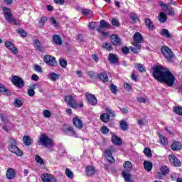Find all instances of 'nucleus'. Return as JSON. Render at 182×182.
Instances as JSON below:
<instances>
[{
    "label": "nucleus",
    "instance_id": "9b49d317",
    "mask_svg": "<svg viewBox=\"0 0 182 182\" xmlns=\"http://www.w3.org/2000/svg\"><path fill=\"white\" fill-rule=\"evenodd\" d=\"M63 131L67 136H76V131L73 129V127L69 125H63Z\"/></svg>",
    "mask_w": 182,
    "mask_h": 182
},
{
    "label": "nucleus",
    "instance_id": "f704fd0d",
    "mask_svg": "<svg viewBox=\"0 0 182 182\" xmlns=\"http://www.w3.org/2000/svg\"><path fill=\"white\" fill-rule=\"evenodd\" d=\"M53 41L56 45H62V43H63L62 41V38H60V36H59V35H54L53 36Z\"/></svg>",
    "mask_w": 182,
    "mask_h": 182
},
{
    "label": "nucleus",
    "instance_id": "7c9ffc66",
    "mask_svg": "<svg viewBox=\"0 0 182 182\" xmlns=\"http://www.w3.org/2000/svg\"><path fill=\"white\" fill-rule=\"evenodd\" d=\"M82 15H85V16H86L87 18H90L92 16H93V11H92L90 9H84L82 11Z\"/></svg>",
    "mask_w": 182,
    "mask_h": 182
},
{
    "label": "nucleus",
    "instance_id": "e2e57ef3",
    "mask_svg": "<svg viewBox=\"0 0 182 182\" xmlns=\"http://www.w3.org/2000/svg\"><path fill=\"white\" fill-rule=\"evenodd\" d=\"M97 23H96V22H91V23H89L88 28H89L90 29H92V31H93V30L95 29V28H96V24H97Z\"/></svg>",
    "mask_w": 182,
    "mask_h": 182
},
{
    "label": "nucleus",
    "instance_id": "864d4df0",
    "mask_svg": "<svg viewBox=\"0 0 182 182\" xmlns=\"http://www.w3.org/2000/svg\"><path fill=\"white\" fill-rule=\"evenodd\" d=\"M18 33L22 36V38H26L28 36V33L23 29H18L17 30Z\"/></svg>",
    "mask_w": 182,
    "mask_h": 182
},
{
    "label": "nucleus",
    "instance_id": "4be33fe9",
    "mask_svg": "<svg viewBox=\"0 0 182 182\" xmlns=\"http://www.w3.org/2000/svg\"><path fill=\"white\" fill-rule=\"evenodd\" d=\"M145 24L149 31H154L156 29V26L153 25V21L150 18L145 19Z\"/></svg>",
    "mask_w": 182,
    "mask_h": 182
},
{
    "label": "nucleus",
    "instance_id": "4d7b16f0",
    "mask_svg": "<svg viewBox=\"0 0 182 182\" xmlns=\"http://www.w3.org/2000/svg\"><path fill=\"white\" fill-rule=\"evenodd\" d=\"M59 63L60 66H62V68H65L66 66H68V61H66V60L60 59Z\"/></svg>",
    "mask_w": 182,
    "mask_h": 182
},
{
    "label": "nucleus",
    "instance_id": "3c124183",
    "mask_svg": "<svg viewBox=\"0 0 182 182\" xmlns=\"http://www.w3.org/2000/svg\"><path fill=\"white\" fill-rule=\"evenodd\" d=\"M109 89H110L112 93H113L114 95H116V93H117V87L116 85H114V84H111L109 85Z\"/></svg>",
    "mask_w": 182,
    "mask_h": 182
},
{
    "label": "nucleus",
    "instance_id": "b1692460",
    "mask_svg": "<svg viewBox=\"0 0 182 182\" xmlns=\"http://www.w3.org/2000/svg\"><path fill=\"white\" fill-rule=\"evenodd\" d=\"M122 177H124L126 182H133L132 181V175L130 174V172L123 171H122Z\"/></svg>",
    "mask_w": 182,
    "mask_h": 182
},
{
    "label": "nucleus",
    "instance_id": "0eeeda50",
    "mask_svg": "<svg viewBox=\"0 0 182 182\" xmlns=\"http://www.w3.org/2000/svg\"><path fill=\"white\" fill-rule=\"evenodd\" d=\"M43 182H58V180L53 175L45 173L41 176Z\"/></svg>",
    "mask_w": 182,
    "mask_h": 182
},
{
    "label": "nucleus",
    "instance_id": "c85d7f7f",
    "mask_svg": "<svg viewBox=\"0 0 182 182\" xmlns=\"http://www.w3.org/2000/svg\"><path fill=\"white\" fill-rule=\"evenodd\" d=\"M171 149L173 150V151L181 150V144L180 142H173L171 145Z\"/></svg>",
    "mask_w": 182,
    "mask_h": 182
},
{
    "label": "nucleus",
    "instance_id": "bf43d9fd",
    "mask_svg": "<svg viewBox=\"0 0 182 182\" xmlns=\"http://www.w3.org/2000/svg\"><path fill=\"white\" fill-rule=\"evenodd\" d=\"M14 106H16V107H21V106H22V101L18 99L15 100Z\"/></svg>",
    "mask_w": 182,
    "mask_h": 182
},
{
    "label": "nucleus",
    "instance_id": "ea45409f",
    "mask_svg": "<svg viewBox=\"0 0 182 182\" xmlns=\"http://www.w3.org/2000/svg\"><path fill=\"white\" fill-rule=\"evenodd\" d=\"M159 140L161 144H163V146H167V144H168V141H167V139L161 134H159Z\"/></svg>",
    "mask_w": 182,
    "mask_h": 182
},
{
    "label": "nucleus",
    "instance_id": "f03ea898",
    "mask_svg": "<svg viewBox=\"0 0 182 182\" xmlns=\"http://www.w3.org/2000/svg\"><path fill=\"white\" fill-rule=\"evenodd\" d=\"M4 16L6 22L9 23H13L14 25H21V21L17 20L14 17L11 11V9L8 7H3Z\"/></svg>",
    "mask_w": 182,
    "mask_h": 182
},
{
    "label": "nucleus",
    "instance_id": "ddd939ff",
    "mask_svg": "<svg viewBox=\"0 0 182 182\" xmlns=\"http://www.w3.org/2000/svg\"><path fill=\"white\" fill-rule=\"evenodd\" d=\"M5 46L6 48H8L12 52V53H14V55H17L18 49L15 48V45L14 44V43L9 41H6L5 42Z\"/></svg>",
    "mask_w": 182,
    "mask_h": 182
},
{
    "label": "nucleus",
    "instance_id": "423d86ee",
    "mask_svg": "<svg viewBox=\"0 0 182 182\" xmlns=\"http://www.w3.org/2000/svg\"><path fill=\"white\" fill-rule=\"evenodd\" d=\"M9 150L11 153H14V154H16V156H18V157L23 156V152L21 149L16 146V144H10L9 146Z\"/></svg>",
    "mask_w": 182,
    "mask_h": 182
},
{
    "label": "nucleus",
    "instance_id": "7ed1b4c3",
    "mask_svg": "<svg viewBox=\"0 0 182 182\" xmlns=\"http://www.w3.org/2000/svg\"><path fill=\"white\" fill-rule=\"evenodd\" d=\"M161 51L168 62H173V60L174 59V53L168 47H161Z\"/></svg>",
    "mask_w": 182,
    "mask_h": 182
},
{
    "label": "nucleus",
    "instance_id": "a211bd4d",
    "mask_svg": "<svg viewBox=\"0 0 182 182\" xmlns=\"http://www.w3.org/2000/svg\"><path fill=\"white\" fill-rule=\"evenodd\" d=\"M133 46L129 47V49L134 53H139L141 49V44L137 43H132Z\"/></svg>",
    "mask_w": 182,
    "mask_h": 182
},
{
    "label": "nucleus",
    "instance_id": "39448f33",
    "mask_svg": "<svg viewBox=\"0 0 182 182\" xmlns=\"http://www.w3.org/2000/svg\"><path fill=\"white\" fill-rule=\"evenodd\" d=\"M65 102L70 107H72V109H77V102H76V100H75L72 95L65 96Z\"/></svg>",
    "mask_w": 182,
    "mask_h": 182
},
{
    "label": "nucleus",
    "instance_id": "4c0bfd02",
    "mask_svg": "<svg viewBox=\"0 0 182 182\" xmlns=\"http://www.w3.org/2000/svg\"><path fill=\"white\" fill-rule=\"evenodd\" d=\"M34 43V48H36V49H38V50H40V52H42V50H43V47H42V45H41V41H39V40L35 39Z\"/></svg>",
    "mask_w": 182,
    "mask_h": 182
},
{
    "label": "nucleus",
    "instance_id": "09e8293b",
    "mask_svg": "<svg viewBox=\"0 0 182 182\" xmlns=\"http://www.w3.org/2000/svg\"><path fill=\"white\" fill-rule=\"evenodd\" d=\"M144 153L147 157H151L153 156L151 154V149H150V148H145L144 150Z\"/></svg>",
    "mask_w": 182,
    "mask_h": 182
},
{
    "label": "nucleus",
    "instance_id": "a19ab883",
    "mask_svg": "<svg viewBox=\"0 0 182 182\" xmlns=\"http://www.w3.org/2000/svg\"><path fill=\"white\" fill-rule=\"evenodd\" d=\"M134 67L138 69L139 72H141V73L146 72V69L144 68V66H143L142 64L136 63L134 65Z\"/></svg>",
    "mask_w": 182,
    "mask_h": 182
},
{
    "label": "nucleus",
    "instance_id": "2f4dec72",
    "mask_svg": "<svg viewBox=\"0 0 182 182\" xmlns=\"http://www.w3.org/2000/svg\"><path fill=\"white\" fill-rule=\"evenodd\" d=\"M100 119L103 122V123H107V122L110 120V115L107 113H103L100 115Z\"/></svg>",
    "mask_w": 182,
    "mask_h": 182
},
{
    "label": "nucleus",
    "instance_id": "9d476101",
    "mask_svg": "<svg viewBox=\"0 0 182 182\" xmlns=\"http://www.w3.org/2000/svg\"><path fill=\"white\" fill-rule=\"evenodd\" d=\"M168 173H170L168 167L166 165H163L160 168V172L158 173L157 177L159 180H161L163 176H166V174H168Z\"/></svg>",
    "mask_w": 182,
    "mask_h": 182
},
{
    "label": "nucleus",
    "instance_id": "20e7f679",
    "mask_svg": "<svg viewBox=\"0 0 182 182\" xmlns=\"http://www.w3.org/2000/svg\"><path fill=\"white\" fill-rule=\"evenodd\" d=\"M39 142L41 146H44L45 147H52V146H53V141L52 139L48 137L45 134H41L39 137Z\"/></svg>",
    "mask_w": 182,
    "mask_h": 182
},
{
    "label": "nucleus",
    "instance_id": "c756f323",
    "mask_svg": "<svg viewBox=\"0 0 182 182\" xmlns=\"http://www.w3.org/2000/svg\"><path fill=\"white\" fill-rule=\"evenodd\" d=\"M159 21L161 23H165V22H167V15L164 12L159 13Z\"/></svg>",
    "mask_w": 182,
    "mask_h": 182
},
{
    "label": "nucleus",
    "instance_id": "680f3d73",
    "mask_svg": "<svg viewBox=\"0 0 182 182\" xmlns=\"http://www.w3.org/2000/svg\"><path fill=\"white\" fill-rule=\"evenodd\" d=\"M87 75L89 77H90L92 79H93V77H96V76H97V74H96V73H95V71H87Z\"/></svg>",
    "mask_w": 182,
    "mask_h": 182
},
{
    "label": "nucleus",
    "instance_id": "1a4fd4ad",
    "mask_svg": "<svg viewBox=\"0 0 182 182\" xmlns=\"http://www.w3.org/2000/svg\"><path fill=\"white\" fill-rule=\"evenodd\" d=\"M85 97L91 106H96L97 105V99L95 97L94 95H92L89 92L85 93Z\"/></svg>",
    "mask_w": 182,
    "mask_h": 182
},
{
    "label": "nucleus",
    "instance_id": "f3484780",
    "mask_svg": "<svg viewBox=\"0 0 182 182\" xmlns=\"http://www.w3.org/2000/svg\"><path fill=\"white\" fill-rule=\"evenodd\" d=\"M134 41L133 43H139L141 45V43H143L144 39L140 33L136 32L134 35Z\"/></svg>",
    "mask_w": 182,
    "mask_h": 182
},
{
    "label": "nucleus",
    "instance_id": "6ab92c4d",
    "mask_svg": "<svg viewBox=\"0 0 182 182\" xmlns=\"http://www.w3.org/2000/svg\"><path fill=\"white\" fill-rule=\"evenodd\" d=\"M105 156L109 163H114V158H113V155L112 154V151H110V149H107L105 151Z\"/></svg>",
    "mask_w": 182,
    "mask_h": 182
},
{
    "label": "nucleus",
    "instance_id": "aec40b11",
    "mask_svg": "<svg viewBox=\"0 0 182 182\" xmlns=\"http://www.w3.org/2000/svg\"><path fill=\"white\" fill-rule=\"evenodd\" d=\"M108 60L110 63H117L119 61V57L114 53H109L108 55Z\"/></svg>",
    "mask_w": 182,
    "mask_h": 182
},
{
    "label": "nucleus",
    "instance_id": "338daca9",
    "mask_svg": "<svg viewBox=\"0 0 182 182\" xmlns=\"http://www.w3.org/2000/svg\"><path fill=\"white\" fill-rule=\"evenodd\" d=\"M122 50L125 55H129V53H130V50L127 47H123Z\"/></svg>",
    "mask_w": 182,
    "mask_h": 182
},
{
    "label": "nucleus",
    "instance_id": "72a5a7b5",
    "mask_svg": "<svg viewBox=\"0 0 182 182\" xmlns=\"http://www.w3.org/2000/svg\"><path fill=\"white\" fill-rule=\"evenodd\" d=\"M102 48L110 52V50H113V46H112V43L106 42L102 45Z\"/></svg>",
    "mask_w": 182,
    "mask_h": 182
},
{
    "label": "nucleus",
    "instance_id": "dca6fc26",
    "mask_svg": "<svg viewBox=\"0 0 182 182\" xmlns=\"http://www.w3.org/2000/svg\"><path fill=\"white\" fill-rule=\"evenodd\" d=\"M169 161L171 164H173L175 167H180L181 166V162L174 155H169Z\"/></svg>",
    "mask_w": 182,
    "mask_h": 182
},
{
    "label": "nucleus",
    "instance_id": "13d9d810",
    "mask_svg": "<svg viewBox=\"0 0 182 182\" xmlns=\"http://www.w3.org/2000/svg\"><path fill=\"white\" fill-rule=\"evenodd\" d=\"M109 132V128H107V126H104L101 128V132L102 134H107Z\"/></svg>",
    "mask_w": 182,
    "mask_h": 182
},
{
    "label": "nucleus",
    "instance_id": "cd10ccee",
    "mask_svg": "<svg viewBox=\"0 0 182 182\" xmlns=\"http://www.w3.org/2000/svg\"><path fill=\"white\" fill-rule=\"evenodd\" d=\"M35 89H36V84H33L31 86H29V89L27 91L28 96L31 97L35 96Z\"/></svg>",
    "mask_w": 182,
    "mask_h": 182
},
{
    "label": "nucleus",
    "instance_id": "58836bf2",
    "mask_svg": "<svg viewBox=\"0 0 182 182\" xmlns=\"http://www.w3.org/2000/svg\"><path fill=\"white\" fill-rule=\"evenodd\" d=\"M161 35L167 38H171V34H170V32L168 31V30L166 28L162 29V31H161Z\"/></svg>",
    "mask_w": 182,
    "mask_h": 182
},
{
    "label": "nucleus",
    "instance_id": "0e129e2a",
    "mask_svg": "<svg viewBox=\"0 0 182 182\" xmlns=\"http://www.w3.org/2000/svg\"><path fill=\"white\" fill-rule=\"evenodd\" d=\"M50 22H51V24L53 25V26H58V22L56 21V19H55V17H51L50 18Z\"/></svg>",
    "mask_w": 182,
    "mask_h": 182
},
{
    "label": "nucleus",
    "instance_id": "49530a36",
    "mask_svg": "<svg viewBox=\"0 0 182 182\" xmlns=\"http://www.w3.org/2000/svg\"><path fill=\"white\" fill-rule=\"evenodd\" d=\"M65 174L68 178H73V172H72V171L68 168L65 169Z\"/></svg>",
    "mask_w": 182,
    "mask_h": 182
},
{
    "label": "nucleus",
    "instance_id": "4468645a",
    "mask_svg": "<svg viewBox=\"0 0 182 182\" xmlns=\"http://www.w3.org/2000/svg\"><path fill=\"white\" fill-rule=\"evenodd\" d=\"M73 122L74 126H75L77 129H83V122H82V119H80V117H75L73 119Z\"/></svg>",
    "mask_w": 182,
    "mask_h": 182
},
{
    "label": "nucleus",
    "instance_id": "a878e982",
    "mask_svg": "<svg viewBox=\"0 0 182 182\" xmlns=\"http://www.w3.org/2000/svg\"><path fill=\"white\" fill-rule=\"evenodd\" d=\"M85 171L87 176H94L96 173V169L92 166H87Z\"/></svg>",
    "mask_w": 182,
    "mask_h": 182
},
{
    "label": "nucleus",
    "instance_id": "37998d69",
    "mask_svg": "<svg viewBox=\"0 0 182 182\" xmlns=\"http://www.w3.org/2000/svg\"><path fill=\"white\" fill-rule=\"evenodd\" d=\"M120 127L122 130L126 131L128 129L127 122L124 120H122L120 122Z\"/></svg>",
    "mask_w": 182,
    "mask_h": 182
},
{
    "label": "nucleus",
    "instance_id": "2eb2a0df",
    "mask_svg": "<svg viewBox=\"0 0 182 182\" xmlns=\"http://www.w3.org/2000/svg\"><path fill=\"white\" fill-rule=\"evenodd\" d=\"M111 42L114 46H120V45H122L120 38H119V36L116 34L111 36Z\"/></svg>",
    "mask_w": 182,
    "mask_h": 182
},
{
    "label": "nucleus",
    "instance_id": "bb28decb",
    "mask_svg": "<svg viewBox=\"0 0 182 182\" xmlns=\"http://www.w3.org/2000/svg\"><path fill=\"white\" fill-rule=\"evenodd\" d=\"M111 140H112L113 144H115L116 146H120L122 144V139L116 135H113L112 136Z\"/></svg>",
    "mask_w": 182,
    "mask_h": 182
},
{
    "label": "nucleus",
    "instance_id": "8fccbe9b",
    "mask_svg": "<svg viewBox=\"0 0 182 182\" xmlns=\"http://www.w3.org/2000/svg\"><path fill=\"white\" fill-rule=\"evenodd\" d=\"M43 115L44 116V117H46V119H49L50 117V116H52V112H50V111L48 110V109H45L43 112Z\"/></svg>",
    "mask_w": 182,
    "mask_h": 182
},
{
    "label": "nucleus",
    "instance_id": "412c9836",
    "mask_svg": "<svg viewBox=\"0 0 182 182\" xmlns=\"http://www.w3.org/2000/svg\"><path fill=\"white\" fill-rule=\"evenodd\" d=\"M124 171L130 173V171H132V168H133V164H132V162L127 161L124 163Z\"/></svg>",
    "mask_w": 182,
    "mask_h": 182
},
{
    "label": "nucleus",
    "instance_id": "774afa93",
    "mask_svg": "<svg viewBox=\"0 0 182 182\" xmlns=\"http://www.w3.org/2000/svg\"><path fill=\"white\" fill-rule=\"evenodd\" d=\"M112 23L114 26H119L120 23H119V21L116 18H112Z\"/></svg>",
    "mask_w": 182,
    "mask_h": 182
},
{
    "label": "nucleus",
    "instance_id": "473e14b6",
    "mask_svg": "<svg viewBox=\"0 0 182 182\" xmlns=\"http://www.w3.org/2000/svg\"><path fill=\"white\" fill-rule=\"evenodd\" d=\"M98 77L102 82H109V77L105 72L98 74Z\"/></svg>",
    "mask_w": 182,
    "mask_h": 182
},
{
    "label": "nucleus",
    "instance_id": "393cba45",
    "mask_svg": "<svg viewBox=\"0 0 182 182\" xmlns=\"http://www.w3.org/2000/svg\"><path fill=\"white\" fill-rule=\"evenodd\" d=\"M6 177L9 180H12L15 178V171L14 168H9L6 172Z\"/></svg>",
    "mask_w": 182,
    "mask_h": 182
},
{
    "label": "nucleus",
    "instance_id": "f257e3e1",
    "mask_svg": "<svg viewBox=\"0 0 182 182\" xmlns=\"http://www.w3.org/2000/svg\"><path fill=\"white\" fill-rule=\"evenodd\" d=\"M152 76L158 82L161 83H166L169 87L174 86L176 82V77L170 72V70L165 68L161 65H155L152 68Z\"/></svg>",
    "mask_w": 182,
    "mask_h": 182
},
{
    "label": "nucleus",
    "instance_id": "de8ad7c7",
    "mask_svg": "<svg viewBox=\"0 0 182 182\" xmlns=\"http://www.w3.org/2000/svg\"><path fill=\"white\" fill-rule=\"evenodd\" d=\"M47 21H48V18H46V16L41 17L39 21L38 26H43V25H45L46 22Z\"/></svg>",
    "mask_w": 182,
    "mask_h": 182
},
{
    "label": "nucleus",
    "instance_id": "79ce46f5",
    "mask_svg": "<svg viewBox=\"0 0 182 182\" xmlns=\"http://www.w3.org/2000/svg\"><path fill=\"white\" fill-rule=\"evenodd\" d=\"M173 112L178 116H182V107H173Z\"/></svg>",
    "mask_w": 182,
    "mask_h": 182
},
{
    "label": "nucleus",
    "instance_id": "e433bc0d",
    "mask_svg": "<svg viewBox=\"0 0 182 182\" xmlns=\"http://www.w3.org/2000/svg\"><path fill=\"white\" fill-rule=\"evenodd\" d=\"M35 160L36 163H38V164H40V167H41V168H43L44 167L43 166H45V163L43 162V159H42V158H41L39 155L36 156Z\"/></svg>",
    "mask_w": 182,
    "mask_h": 182
},
{
    "label": "nucleus",
    "instance_id": "c03bdc74",
    "mask_svg": "<svg viewBox=\"0 0 182 182\" xmlns=\"http://www.w3.org/2000/svg\"><path fill=\"white\" fill-rule=\"evenodd\" d=\"M49 76H50V80H53L54 82L58 80V79H59V75H58L55 73H50Z\"/></svg>",
    "mask_w": 182,
    "mask_h": 182
},
{
    "label": "nucleus",
    "instance_id": "f8f14e48",
    "mask_svg": "<svg viewBox=\"0 0 182 182\" xmlns=\"http://www.w3.org/2000/svg\"><path fill=\"white\" fill-rule=\"evenodd\" d=\"M11 82L17 87H23V80H22V78L18 76H14L11 78Z\"/></svg>",
    "mask_w": 182,
    "mask_h": 182
},
{
    "label": "nucleus",
    "instance_id": "052dcab7",
    "mask_svg": "<svg viewBox=\"0 0 182 182\" xmlns=\"http://www.w3.org/2000/svg\"><path fill=\"white\" fill-rule=\"evenodd\" d=\"M124 88L127 92H130L132 90V85L127 82L124 84Z\"/></svg>",
    "mask_w": 182,
    "mask_h": 182
},
{
    "label": "nucleus",
    "instance_id": "a18cd8bd",
    "mask_svg": "<svg viewBox=\"0 0 182 182\" xmlns=\"http://www.w3.org/2000/svg\"><path fill=\"white\" fill-rule=\"evenodd\" d=\"M9 92V91L8 90V89H6L5 86H4V85L0 84V93H2L3 95H6Z\"/></svg>",
    "mask_w": 182,
    "mask_h": 182
},
{
    "label": "nucleus",
    "instance_id": "5fc2aeb1",
    "mask_svg": "<svg viewBox=\"0 0 182 182\" xmlns=\"http://www.w3.org/2000/svg\"><path fill=\"white\" fill-rule=\"evenodd\" d=\"M100 26L102 28H110V24L109 23L106 22L105 20H101L100 21Z\"/></svg>",
    "mask_w": 182,
    "mask_h": 182
},
{
    "label": "nucleus",
    "instance_id": "6e6d98bb",
    "mask_svg": "<svg viewBox=\"0 0 182 182\" xmlns=\"http://www.w3.org/2000/svg\"><path fill=\"white\" fill-rule=\"evenodd\" d=\"M165 9L166 11H168V15H170L171 16H174V9H173V8L168 6Z\"/></svg>",
    "mask_w": 182,
    "mask_h": 182
},
{
    "label": "nucleus",
    "instance_id": "6e6552de",
    "mask_svg": "<svg viewBox=\"0 0 182 182\" xmlns=\"http://www.w3.org/2000/svg\"><path fill=\"white\" fill-rule=\"evenodd\" d=\"M44 62H46V65H48L49 66H56L58 65L56 58L49 55L44 56Z\"/></svg>",
    "mask_w": 182,
    "mask_h": 182
},
{
    "label": "nucleus",
    "instance_id": "5701e85b",
    "mask_svg": "<svg viewBox=\"0 0 182 182\" xmlns=\"http://www.w3.org/2000/svg\"><path fill=\"white\" fill-rule=\"evenodd\" d=\"M144 167L146 171L150 172L153 169V163L150 162L149 161H144Z\"/></svg>",
    "mask_w": 182,
    "mask_h": 182
},
{
    "label": "nucleus",
    "instance_id": "c9c22d12",
    "mask_svg": "<svg viewBox=\"0 0 182 182\" xmlns=\"http://www.w3.org/2000/svg\"><path fill=\"white\" fill-rule=\"evenodd\" d=\"M23 141L25 146H31L32 144V139L29 136H23Z\"/></svg>",
    "mask_w": 182,
    "mask_h": 182
},
{
    "label": "nucleus",
    "instance_id": "603ef678",
    "mask_svg": "<svg viewBox=\"0 0 182 182\" xmlns=\"http://www.w3.org/2000/svg\"><path fill=\"white\" fill-rule=\"evenodd\" d=\"M105 112L106 113H108L111 117H116V114H114V112L112 110V109L106 108Z\"/></svg>",
    "mask_w": 182,
    "mask_h": 182
},
{
    "label": "nucleus",
    "instance_id": "69168bd1",
    "mask_svg": "<svg viewBox=\"0 0 182 182\" xmlns=\"http://www.w3.org/2000/svg\"><path fill=\"white\" fill-rule=\"evenodd\" d=\"M34 70H36V72H39L41 73H42V68L39 65L36 64L34 65Z\"/></svg>",
    "mask_w": 182,
    "mask_h": 182
}]
</instances>
